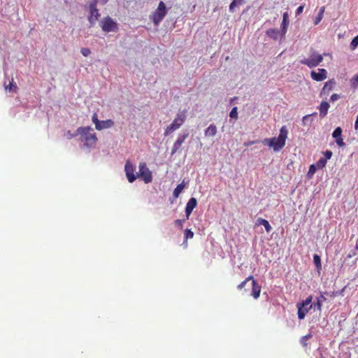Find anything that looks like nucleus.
Masks as SVG:
<instances>
[{"instance_id": "1", "label": "nucleus", "mask_w": 358, "mask_h": 358, "mask_svg": "<svg viewBox=\"0 0 358 358\" xmlns=\"http://www.w3.org/2000/svg\"><path fill=\"white\" fill-rule=\"evenodd\" d=\"M92 131L93 129L90 127H80L77 129L78 134L80 135L81 141L88 148H94L98 141L96 134Z\"/></svg>"}, {"instance_id": "2", "label": "nucleus", "mask_w": 358, "mask_h": 358, "mask_svg": "<svg viewBox=\"0 0 358 358\" xmlns=\"http://www.w3.org/2000/svg\"><path fill=\"white\" fill-rule=\"evenodd\" d=\"M287 136V130L283 127L280 129L278 137L264 138L262 142L264 145H267L273 148L275 152H278L284 147Z\"/></svg>"}, {"instance_id": "3", "label": "nucleus", "mask_w": 358, "mask_h": 358, "mask_svg": "<svg viewBox=\"0 0 358 358\" xmlns=\"http://www.w3.org/2000/svg\"><path fill=\"white\" fill-rule=\"evenodd\" d=\"M288 13H285L283 15V20L282 23V30L279 31L276 29H271L266 31V35L274 39V40H281L282 38L285 36L287 30V27L288 25Z\"/></svg>"}, {"instance_id": "4", "label": "nucleus", "mask_w": 358, "mask_h": 358, "mask_svg": "<svg viewBox=\"0 0 358 358\" xmlns=\"http://www.w3.org/2000/svg\"><path fill=\"white\" fill-rule=\"evenodd\" d=\"M186 118L187 116L185 110L177 114L176 117L173 120L172 123L166 128L164 133V136H166L171 134L172 132H173L174 131L179 129L184 124V122L186 120Z\"/></svg>"}, {"instance_id": "5", "label": "nucleus", "mask_w": 358, "mask_h": 358, "mask_svg": "<svg viewBox=\"0 0 358 358\" xmlns=\"http://www.w3.org/2000/svg\"><path fill=\"white\" fill-rule=\"evenodd\" d=\"M310 55L308 58H305L301 63L307 65L310 69L317 66L323 61V55L316 52L313 48L310 49Z\"/></svg>"}, {"instance_id": "6", "label": "nucleus", "mask_w": 358, "mask_h": 358, "mask_svg": "<svg viewBox=\"0 0 358 358\" xmlns=\"http://www.w3.org/2000/svg\"><path fill=\"white\" fill-rule=\"evenodd\" d=\"M167 14V9L165 3L160 1L155 11L153 13L150 19L152 20L155 25H158Z\"/></svg>"}, {"instance_id": "7", "label": "nucleus", "mask_w": 358, "mask_h": 358, "mask_svg": "<svg viewBox=\"0 0 358 358\" xmlns=\"http://www.w3.org/2000/svg\"><path fill=\"white\" fill-rule=\"evenodd\" d=\"M101 27L103 31L106 32L115 31L117 30V23L109 16L103 19L101 22Z\"/></svg>"}, {"instance_id": "8", "label": "nucleus", "mask_w": 358, "mask_h": 358, "mask_svg": "<svg viewBox=\"0 0 358 358\" xmlns=\"http://www.w3.org/2000/svg\"><path fill=\"white\" fill-rule=\"evenodd\" d=\"M188 136L189 133L187 131L178 134L176 141L174 142L172 146L171 152V155L176 154L180 149L182 143L185 141Z\"/></svg>"}, {"instance_id": "9", "label": "nucleus", "mask_w": 358, "mask_h": 358, "mask_svg": "<svg viewBox=\"0 0 358 358\" xmlns=\"http://www.w3.org/2000/svg\"><path fill=\"white\" fill-rule=\"evenodd\" d=\"M138 176L142 178L145 183H149L152 181V173L147 167L145 163H141L139 164Z\"/></svg>"}, {"instance_id": "10", "label": "nucleus", "mask_w": 358, "mask_h": 358, "mask_svg": "<svg viewBox=\"0 0 358 358\" xmlns=\"http://www.w3.org/2000/svg\"><path fill=\"white\" fill-rule=\"evenodd\" d=\"M310 78L317 82L323 81L327 78V71L322 68L317 69V71L312 70L310 71Z\"/></svg>"}, {"instance_id": "11", "label": "nucleus", "mask_w": 358, "mask_h": 358, "mask_svg": "<svg viewBox=\"0 0 358 358\" xmlns=\"http://www.w3.org/2000/svg\"><path fill=\"white\" fill-rule=\"evenodd\" d=\"M97 4L96 3H90L89 5L90 8V16L88 20L91 25H94L95 22L99 19L100 14L99 10L96 8Z\"/></svg>"}, {"instance_id": "12", "label": "nucleus", "mask_w": 358, "mask_h": 358, "mask_svg": "<svg viewBox=\"0 0 358 358\" xmlns=\"http://www.w3.org/2000/svg\"><path fill=\"white\" fill-rule=\"evenodd\" d=\"M342 133L343 129L341 127H336L332 133V137L334 138L335 143L339 148H344L346 145L343 141Z\"/></svg>"}, {"instance_id": "13", "label": "nucleus", "mask_w": 358, "mask_h": 358, "mask_svg": "<svg viewBox=\"0 0 358 358\" xmlns=\"http://www.w3.org/2000/svg\"><path fill=\"white\" fill-rule=\"evenodd\" d=\"M135 170V166L131 164L129 161L126 162L124 166V171L129 182H134L136 179V176L134 174Z\"/></svg>"}, {"instance_id": "14", "label": "nucleus", "mask_w": 358, "mask_h": 358, "mask_svg": "<svg viewBox=\"0 0 358 358\" xmlns=\"http://www.w3.org/2000/svg\"><path fill=\"white\" fill-rule=\"evenodd\" d=\"M297 308V316L299 320H302L305 318L306 314L308 313L310 310L312 308L309 306L305 305L302 302L299 301L296 303Z\"/></svg>"}, {"instance_id": "15", "label": "nucleus", "mask_w": 358, "mask_h": 358, "mask_svg": "<svg viewBox=\"0 0 358 358\" xmlns=\"http://www.w3.org/2000/svg\"><path fill=\"white\" fill-rule=\"evenodd\" d=\"M324 295V292H320V296L316 297L310 307H313L314 310L321 312L323 302L327 300Z\"/></svg>"}, {"instance_id": "16", "label": "nucleus", "mask_w": 358, "mask_h": 358, "mask_svg": "<svg viewBox=\"0 0 358 358\" xmlns=\"http://www.w3.org/2000/svg\"><path fill=\"white\" fill-rule=\"evenodd\" d=\"M336 80L332 78L329 80L327 82H326L324 85V87H322L320 96H322L325 94H328L329 92L332 90L333 88L336 86Z\"/></svg>"}, {"instance_id": "17", "label": "nucleus", "mask_w": 358, "mask_h": 358, "mask_svg": "<svg viewBox=\"0 0 358 358\" xmlns=\"http://www.w3.org/2000/svg\"><path fill=\"white\" fill-rule=\"evenodd\" d=\"M196 205L197 201L194 197H192L190 199H189L185 207L186 219H189L192 210L196 208Z\"/></svg>"}, {"instance_id": "18", "label": "nucleus", "mask_w": 358, "mask_h": 358, "mask_svg": "<svg viewBox=\"0 0 358 358\" xmlns=\"http://www.w3.org/2000/svg\"><path fill=\"white\" fill-rule=\"evenodd\" d=\"M329 107V103L326 101H322L320 103L317 108L320 110V116L321 118H324L327 115Z\"/></svg>"}, {"instance_id": "19", "label": "nucleus", "mask_w": 358, "mask_h": 358, "mask_svg": "<svg viewBox=\"0 0 358 358\" xmlns=\"http://www.w3.org/2000/svg\"><path fill=\"white\" fill-rule=\"evenodd\" d=\"M252 287L251 295L257 299L259 297L262 287L254 278L252 280Z\"/></svg>"}, {"instance_id": "20", "label": "nucleus", "mask_w": 358, "mask_h": 358, "mask_svg": "<svg viewBox=\"0 0 358 358\" xmlns=\"http://www.w3.org/2000/svg\"><path fill=\"white\" fill-rule=\"evenodd\" d=\"M114 122L112 120H102L99 121V123L96 127V129L97 130H102L104 129H109L113 127Z\"/></svg>"}, {"instance_id": "21", "label": "nucleus", "mask_w": 358, "mask_h": 358, "mask_svg": "<svg viewBox=\"0 0 358 358\" xmlns=\"http://www.w3.org/2000/svg\"><path fill=\"white\" fill-rule=\"evenodd\" d=\"M322 153L324 155V157L320 158V159L317 162L325 167L327 161L332 157L333 152L330 150H326L325 151H323Z\"/></svg>"}, {"instance_id": "22", "label": "nucleus", "mask_w": 358, "mask_h": 358, "mask_svg": "<svg viewBox=\"0 0 358 358\" xmlns=\"http://www.w3.org/2000/svg\"><path fill=\"white\" fill-rule=\"evenodd\" d=\"M313 257V264L315 266V270H316L318 275H320L321 274V271L322 269V268L321 257L318 254H314Z\"/></svg>"}, {"instance_id": "23", "label": "nucleus", "mask_w": 358, "mask_h": 358, "mask_svg": "<svg viewBox=\"0 0 358 358\" xmlns=\"http://www.w3.org/2000/svg\"><path fill=\"white\" fill-rule=\"evenodd\" d=\"M217 129L215 124H211L204 131V135L206 137H213L216 135Z\"/></svg>"}, {"instance_id": "24", "label": "nucleus", "mask_w": 358, "mask_h": 358, "mask_svg": "<svg viewBox=\"0 0 358 358\" xmlns=\"http://www.w3.org/2000/svg\"><path fill=\"white\" fill-rule=\"evenodd\" d=\"M257 225H263L265 227V229L267 233H270L272 230V227L270 225L269 222L263 218H258L257 220Z\"/></svg>"}, {"instance_id": "25", "label": "nucleus", "mask_w": 358, "mask_h": 358, "mask_svg": "<svg viewBox=\"0 0 358 358\" xmlns=\"http://www.w3.org/2000/svg\"><path fill=\"white\" fill-rule=\"evenodd\" d=\"M346 287H347V285L343 287L340 290L334 291V292H324V294L327 296L331 297V298H335L336 296H343L344 295L343 293H344Z\"/></svg>"}, {"instance_id": "26", "label": "nucleus", "mask_w": 358, "mask_h": 358, "mask_svg": "<svg viewBox=\"0 0 358 358\" xmlns=\"http://www.w3.org/2000/svg\"><path fill=\"white\" fill-rule=\"evenodd\" d=\"M317 115V113L316 112H315L312 114H309V115H306L303 116L302 118L303 124L304 126L310 125L312 123V121H313V117L314 116H316Z\"/></svg>"}, {"instance_id": "27", "label": "nucleus", "mask_w": 358, "mask_h": 358, "mask_svg": "<svg viewBox=\"0 0 358 358\" xmlns=\"http://www.w3.org/2000/svg\"><path fill=\"white\" fill-rule=\"evenodd\" d=\"M324 10H325V7L324 6L320 7V8L319 10V12H318L317 16L315 17V20H314V24L315 25L318 24L320 22V21L322 20V19L323 17V15H324Z\"/></svg>"}, {"instance_id": "28", "label": "nucleus", "mask_w": 358, "mask_h": 358, "mask_svg": "<svg viewBox=\"0 0 358 358\" xmlns=\"http://www.w3.org/2000/svg\"><path fill=\"white\" fill-rule=\"evenodd\" d=\"M313 336L312 332L310 331V333H308V334L305 335V336H303L301 338H300V344L303 346V347H307L308 345V343H307V341H308L309 339L312 338Z\"/></svg>"}, {"instance_id": "29", "label": "nucleus", "mask_w": 358, "mask_h": 358, "mask_svg": "<svg viewBox=\"0 0 358 358\" xmlns=\"http://www.w3.org/2000/svg\"><path fill=\"white\" fill-rule=\"evenodd\" d=\"M185 188V185L183 182L177 185V187L174 189L173 195L175 198H178L180 193L182 192Z\"/></svg>"}, {"instance_id": "30", "label": "nucleus", "mask_w": 358, "mask_h": 358, "mask_svg": "<svg viewBox=\"0 0 358 358\" xmlns=\"http://www.w3.org/2000/svg\"><path fill=\"white\" fill-rule=\"evenodd\" d=\"M317 169L316 168V166H315V165L313 164H310V166H309V169H308V171L306 174V178L308 179H311L313 178L314 174L317 171Z\"/></svg>"}, {"instance_id": "31", "label": "nucleus", "mask_w": 358, "mask_h": 358, "mask_svg": "<svg viewBox=\"0 0 358 358\" xmlns=\"http://www.w3.org/2000/svg\"><path fill=\"white\" fill-rule=\"evenodd\" d=\"M4 86H5L6 90H8L9 91H12V92H17V89H18V87H17L16 83L14 82L13 79H12V80L10 82L8 85H6L5 84Z\"/></svg>"}, {"instance_id": "32", "label": "nucleus", "mask_w": 358, "mask_h": 358, "mask_svg": "<svg viewBox=\"0 0 358 358\" xmlns=\"http://www.w3.org/2000/svg\"><path fill=\"white\" fill-rule=\"evenodd\" d=\"M357 46H358V34L352 39L350 44V48L352 50H354L357 48Z\"/></svg>"}, {"instance_id": "33", "label": "nucleus", "mask_w": 358, "mask_h": 358, "mask_svg": "<svg viewBox=\"0 0 358 358\" xmlns=\"http://www.w3.org/2000/svg\"><path fill=\"white\" fill-rule=\"evenodd\" d=\"M193 237H194V232L192 231L191 229H187L185 231V241H184V243H187L188 239L192 238Z\"/></svg>"}, {"instance_id": "34", "label": "nucleus", "mask_w": 358, "mask_h": 358, "mask_svg": "<svg viewBox=\"0 0 358 358\" xmlns=\"http://www.w3.org/2000/svg\"><path fill=\"white\" fill-rule=\"evenodd\" d=\"M313 296L310 295L306 299L301 301V302L310 308V305L313 304ZM311 308H313V307H311Z\"/></svg>"}, {"instance_id": "35", "label": "nucleus", "mask_w": 358, "mask_h": 358, "mask_svg": "<svg viewBox=\"0 0 358 358\" xmlns=\"http://www.w3.org/2000/svg\"><path fill=\"white\" fill-rule=\"evenodd\" d=\"M252 279H253L252 275L248 276L244 281H243L241 284H239L238 285L237 288L238 289H242L245 286V285L248 283V282H249L250 280H252Z\"/></svg>"}, {"instance_id": "36", "label": "nucleus", "mask_w": 358, "mask_h": 358, "mask_svg": "<svg viewBox=\"0 0 358 358\" xmlns=\"http://www.w3.org/2000/svg\"><path fill=\"white\" fill-rule=\"evenodd\" d=\"M358 85V73L355 74L351 79V87L357 88Z\"/></svg>"}, {"instance_id": "37", "label": "nucleus", "mask_w": 358, "mask_h": 358, "mask_svg": "<svg viewBox=\"0 0 358 358\" xmlns=\"http://www.w3.org/2000/svg\"><path fill=\"white\" fill-rule=\"evenodd\" d=\"M229 116L231 118L237 119L238 118V111H237V107H234L230 113Z\"/></svg>"}, {"instance_id": "38", "label": "nucleus", "mask_w": 358, "mask_h": 358, "mask_svg": "<svg viewBox=\"0 0 358 358\" xmlns=\"http://www.w3.org/2000/svg\"><path fill=\"white\" fill-rule=\"evenodd\" d=\"M187 219H178V220H176L174 221V224L176 226V227H180L181 229H182V224L183 223L185 222Z\"/></svg>"}, {"instance_id": "39", "label": "nucleus", "mask_w": 358, "mask_h": 358, "mask_svg": "<svg viewBox=\"0 0 358 358\" xmlns=\"http://www.w3.org/2000/svg\"><path fill=\"white\" fill-rule=\"evenodd\" d=\"M79 134H78V132L76 131V133H71V131H66L65 134H64V136L67 138V139H71L73 137H76V136H78Z\"/></svg>"}, {"instance_id": "40", "label": "nucleus", "mask_w": 358, "mask_h": 358, "mask_svg": "<svg viewBox=\"0 0 358 358\" xmlns=\"http://www.w3.org/2000/svg\"><path fill=\"white\" fill-rule=\"evenodd\" d=\"M304 4H301L300 5L296 10V12H295V16L296 17H298L299 15H300L303 11V8H304Z\"/></svg>"}, {"instance_id": "41", "label": "nucleus", "mask_w": 358, "mask_h": 358, "mask_svg": "<svg viewBox=\"0 0 358 358\" xmlns=\"http://www.w3.org/2000/svg\"><path fill=\"white\" fill-rule=\"evenodd\" d=\"M80 52H81L82 55L85 57H87L91 53L90 50L87 48H81Z\"/></svg>"}, {"instance_id": "42", "label": "nucleus", "mask_w": 358, "mask_h": 358, "mask_svg": "<svg viewBox=\"0 0 358 358\" xmlns=\"http://www.w3.org/2000/svg\"><path fill=\"white\" fill-rule=\"evenodd\" d=\"M92 122L94 123L95 124V128L96 127V126L98 125V124L99 123V120L98 119V116L96 115V113H94V115H92Z\"/></svg>"}, {"instance_id": "43", "label": "nucleus", "mask_w": 358, "mask_h": 358, "mask_svg": "<svg viewBox=\"0 0 358 358\" xmlns=\"http://www.w3.org/2000/svg\"><path fill=\"white\" fill-rule=\"evenodd\" d=\"M340 94H333L331 96H330V99L329 101L331 102H334L336 101H337L338 99H340Z\"/></svg>"}, {"instance_id": "44", "label": "nucleus", "mask_w": 358, "mask_h": 358, "mask_svg": "<svg viewBox=\"0 0 358 358\" xmlns=\"http://www.w3.org/2000/svg\"><path fill=\"white\" fill-rule=\"evenodd\" d=\"M108 0H92L91 3H96V4L100 3L101 5H105Z\"/></svg>"}, {"instance_id": "45", "label": "nucleus", "mask_w": 358, "mask_h": 358, "mask_svg": "<svg viewBox=\"0 0 358 358\" xmlns=\"http://www.w3.org/2000/svg\"><path fill=\"white\" fill-rule=\"evenodd\" d=\"M236 6H237V3H236V1L234 0H233V1L229 5V10H230V12L233 13L234 10V8Z\"/></svg>"}, {"instance_id": "46", "label": "nucleus", "mask_w": 358, "mask_h": 358, "mask_svg": "<svg viewBox=\"0 0 358 358\" xmlns=\"http://www.w3.org/2000/svg\"><path fill=\"white\" fill-rule=\"evenodd\" d=\"M258 142V141H248V142H245L244 143V146H250V145H252L253 144H255Z\"/></svg>"}, {"instance_id": "47", "label": "nucleus", "mask_w": 358, "mask_h": 358, "mask_svg": "<svg viewBox=\"0 0 358 358\" xmlns=\"http://www.w3.org/2000/svg\"><path fill=\"white\" fill-rule=\"evenodd\" d=\"M313 164L315 165V166H316L317 170H322L324 168V166L323 165H322L320 163H319L318 162H317L316 163H315Z\"/></svg>"}, {"instance_id": "48", "label": "nucleus", "mask_w": 358, "mask_h": 358, "mask_svg": "<svg viewBox=\"0 0 358 358\" xmlns=\"http://www.w3.org/2000/svg\"><path fill=\"white\" fill-rule=\"evenodd\" d=\"M313 164L315 165V166H316L317 170H322L324 168V166L323 165H322L320 163H319L318 162H317L316 163H315Z\"/></svg>"}, {"instance_id": "49", "label": "nucleus", "mask_w": 358, "mask_h": 358, "mask_svg": "<svg viewBox=\"0 0 358 358\" xmlns=\"http://www.w3.org/2000/svg\"><path fill=\"white\" fill-rule=\"evenodd\" d=\"M313 164L315 165V166H316L317 170H322L324 168V166L323 165H322L320 163H319L318 162H317L316 163H315Z\"/></svg>"}, {"instance_id": "50", "label": "nucleus", "mask_w": 358, "mask_h": 358, "mask_svg": "<svg viewBox=\"0 0 358 358\" xmlns=\"http://www.w3.org/2000/svg\"><path fill=\"white\" fill-rule=\"evenodd\" d=\"M355 130H357L358 129V115H357V117H356V120H355Z\"/></svg>"}, {"instance_id": "51", "label": "nucleus", "mask_w": 358, "mask_h": 358, "mask_svg": "<svg viewBox=\"0 0 358 358\" xmlns=\"http://www.w3.org/2000/svg\"><path fill=\"white\" fill-rule=\"evenodd\" d=\"M356 255L355 251H352V253H350L347 255L346 259L351 258L352 256H355Z\"/></svg>"}, {"instance_id": "52", "label": "nucleus", "mask_w": 358, "mask_h": 358, "mask_svg": "<svg viewBox=\"0 0 358 358\" xmlns=\"http://www.w3.org/2000/svg\"><path fill=\"white\" fill-rule=\"evenodd\" d=\"M234 1H236V3H237V5H238V4L241 5V4H243V2H244V0H234Z\"/></svg>"}, {"instance_id": "53", "label": "nucleus", "mask_w": 358, "mask_h": 358, "mask_svg": "<svg viewBox=\"0 0 358 358\" xmlns=\"http://www.w3.org/2000/svg\"><path fill=\"white\" fill-rule=\"evenodd\" d=\"M356 262H357V259L352 262V264H350V266H352L353 265H355L356 264Z\"/></svg>"}, {"instance_id": "54", "label": "nucleus", "mask_w": 358, "mask_h": 358, "mask_svg": "<svg viewBox=\"0 0 358 358\" xmlns=\"http://www.w3.org/2000/svg\"><path fill=\"white\" fill-rule=\"evenodd\" d=\"M343 264H344V263H343V264H342V265L341 266V267H340V268H339V271H340V272H341V271H342V269H343Z\"/></svg>"}, {"instance_id": "55", "label": "nucleus", "mask_w": 358, "mask_h": 358, "mask_svg": "<svg viewBox=\"0 0 358 358\" xmlns=\"http://www.w3.org/2000/svg\"><path fill=\"white\" fill-rule=\"evenodd\" d=\"M355 250H358V243H357V245L355 246Z\"/></svg>"}, {"instance_id": "56", "label": "nucleus", "mask_w": 358, "mask_h": 358, "mask_svg": "<svg viewBox=\"0 0 358 358\" xmlns=\"http://www.w3.org/2000/svg\"><path fill=\"white\" fill-rule=\"evenodd\" d=\"M327 55H328L327 53L324 52L322 55L324 57V56H327Z\"/></svg>"}]
</instances>
